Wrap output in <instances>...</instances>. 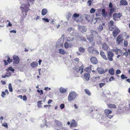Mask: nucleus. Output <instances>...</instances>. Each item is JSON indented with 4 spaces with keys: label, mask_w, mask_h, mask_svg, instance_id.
Listing matches in <instances>:
<instances>
[{
    "label": "nucleus",
    "mask_w": 130,
    "mask_h": 130,
    "mask_svg": "<svg viewBox=\"0 0 130 130\" xmlns=\"http://www.w3.org/2000/svg\"><path fill=\"white\" fill-rule=\"evenodd\" d=\"M47 11L46 9H44L42 10L41 14L43 15H44L47 14Z\"/></svg>",
    "instance_id": "a878e982"
},
{
    "label": "nucleus",
    "mask_w": 130,
    "mask_h": 130,
    "mask_svg": "<svg viewBox=\"0 0 130 130\" xmlns=\"http://www.w3.org/2000/svg\"><path fill=\"white\" fill-rule=\"evenodd\" d=\"M7 71H10L12 72H14V69H12V67H10L8 68V70H7Z\"/></svg>",
    "instance_id": "ea45409f"
},
{
    "label": "nucleus",
    "mask_w": 130,
    "mask_h": 130,
    "mask_svg": "<svg viewBox=\"0 0 130 130\" xmlns=\"http://www.w3.org/2000/svg\"><path fill=\"white\" fill-rule=\"evenodd\" d=\"M102 15L104 17H105L107 15V13L106 12L104 9H103L102 10Z\"/></svg>",
    "instance_id": "cd10ccee"
},
{
    "label": "nucleus",
    "mask_w": 130,
    "mask_h": 130,
    "mask_svg": "<svg viewBox=\"0 0 130 130\" xmlns=\"http://www.w3.org/2000/svg\"><path fill=\"white\" fill-rule=\"evenodd\" d=\"M92 2V1L91 0H89L87 2V4L89 6H91Z\"/></svg>",
    "instance_id": "de8ad7c7"
},
{
    "label": "nucleus",
    "mask_w": 130,
    "mask_h": 130,
    "mask_svg": "<svg viewBox=\"0 0 130 130\" xmlns=\"http://www.w3.org/2000/svg\"><path fill=\"white\" fill-rule=\"evenodd\" d=\"M8 88L10 92H12V91L13 90L12 87L11 83H10L9 84Z\"/></svg>",
    "instance_id": "c9c22d12"
},
{
    "label": "nucleus",
    "mask_w": 130,
    "mask_h": 130,
    "mask_svg": "<svg viewBox=\"0 0 130 130\" xmlns=\"http://www.w3.org/2000/svg\"><path fill=\"white\" fill-rule=\"evenodd\" d=\"M108 72L111 75H113L114 73V70L112 68L110 69L108 71Z\"/></svg>",
    "instance_id": "c756f323"
},
{
    "label": "nucleus",
    "mask_w": 130,
    "mask_h": 130,
    "mask_svg": "<svg viewBox=\"0 0 130 130\" xmlns=\"http://www.w3.org/2000/svg\"><path fill=\"white\" fill-rule=\"evenodd\" d=\"M114 23V21L112 20H111L108 23V24L109 26H113Z\"/></svg>",
    "instance_id": "79ce46f5"
},
{
    "label": "nucleus",
    "mask_w": 130,
    "mask_h": 130,
    "mask_svg": "<svg viewBox=\"0 0 130 130\" xmlns=\"http://www.w3.org/2000/svg\"><path fill=\"white\" fill-rule=\"evenodd\" d=\"M77 96L76 93L74 91L71 92L68 96V100L69 101L74 100L76 98Z\"/></svg>",
    "instance_id": "f257e3e1"
},
{
    "label": "nucleus",
    "mask_w": 130,
    "mask_h": 130,
    "mask_svg": "<svg viewBox=\"0 0 130 130\" xmlns=\"http://www.w3.org/2000/svg\"><path fill=\"white\" fill-rule=\"evenodd\" d=\"M6 95V93L4 91L2 92V94L1 95V96L3 98L5 97V95Z\"/></svg>",
    "instance_id": "49530a36"
},
{
    "label": "nucleus",
    "mask_w": 130,
    "mask_h": 130,
    "mask_svg": "<svg viewBox=\"0 0 130 130\" xmlns=\"http://www.w3.org/2000/svg\"><path fill=\"white\" fill-rule=\"evenodd\" d=\"M100 55L101 56V57L102 58H103L104 60H108L107 57L105 55V53L102 50H101L100 51Z\"/></svg>",
    "instance_id": "6e6552de"
},
{
    "label": "nucleus",
    "mask_w": 130,
    "mask_h": 130,
    "mask_svg": "<svg viewBox=\"0 0 130 130\" xmlns=\"http://www.w3.org/2000/svg\"><path fill=\"white\" fill-rule=\"evenodd\" d=\"M71 16V13H68L67 15V19L68 20L69 18Z\"/></svg>",
    "instance_id": "3c124183"
},
{
    "label": "nucleus",
    "mask_w": 130,
    "mask_h": 130,
    "mask_svg": "<svg viewBox=\"0 0 130 130\" xmlns=\"http://www.w3.org/2000/svg\"><path fill=\"white\" fill-rule=\"evenodd\" d=\"M91 34V35H92V36H96L98 34L97 32L95 30H91L90 31Z\"/></svg>",
    "instance_id": "c85d7f7f"
},
{
    "label": "nucleus",
    "mask_w": 130,
    "mask_h": 130,
    "mask_svg": "<svg viewBox=\"0 0 130 130\" xmlns=\"http://www.w3.org/2000/svg\"><path fill=\"white\" fill-rule=\"evenodd\" d=\"M106 116L108 118L110 119H111L113 116V115H109V114Z\"/></svg>",
    "instance_id": "680f3d73"
},
{
    "label": "nucleus",
    "mask_w": 130,
    "mask_h": 130,
    "mask_svg": "<svg viewBox=\"0 0 130 130\" xmlns=\"http://www.w3.org/2000/svg\"><path fill=\"white\" fill-rule=\"evenodd\" d=\"M74 39L73 37H69L67 38V41L68 42H70L73 41Z\"/></svg>",
    "instance_id": "4c0bfd02"
},
{
    "label": "nucleus",
    "mask_w": 130,
    "mask_h": 130,
    "mask_svg": "<svg viewBox=\"0 0 130 130\" xmlns=\"http://www.w3.org/2000/svg\"><path fill=\"white\" fill-rule=\"evenodd\" d=\"M7 61L10 63L12 62V59H10V58L8 57L7 60Z\"/></svg>",
    "instance_id": "4d7b16f0"
},
{
    "label": "nucleus",
    "mask_w": 130,
    "mask_h": 130,
    "mask_svg": "<svg viewBox=\"0 0 130 130\" xmlns=\"http://www.w3.org/2000/svg\"><path fill=\"white\" fill-rule=\"evenodd\" d=\"M87 39L90 42H91L93 41V39L92 35H90L88 36H87Z\"/></svg>",
    "instance_id": "aec40b11"
},
{
    "label": "nucleus",
    "mask_w": 130,
    "mask_h": 130,
    "mask_svg": "<svg viewBox=\"0 0 130 130\" xmlns=\"http://www.w3.org/2000/svg\"><path fill=\"white\" fill-rule=\"evenodd\" d=\"M85 91L86 93L89 95L90 96L91 95V93L88 89H85Z\"/></svg>",
    "instance_id": "f704fd0d"
},
{
    "label": "nucleus",
    "mask_w": 130,
    "mask_h": 130,
    "mask_svg": "<svg viewBox=\"0 0 130 130\" xmlns=\"http://www.w3.org/2000/svg\"><path fill=\"white\" fill-rule=\"evenodd\" d=\"M2 126H4L6 128L8 127L7 124V123H4L2 125Z\"/></svg>",
    "instance_id": "13d9d810"
},
{
    "label": "nucleus",
    "mask_w": 130,
    "mask_h": 130,
    "mask_svg": "<svg viewBox=\"0 0 130 130\" xmlns=\"http://www.w3.org/2000/svg\"><path fill=\"white\" fill-rule=\"evenodd\" d=\"M125 75L123 74H122L121 76V77L122 79H124Z\"/></svg>",
    "instance_id": "69168bd1"
},
{
    "label": "nucleus",
    "mask_w": 130,
    "mask_h": 130,
    "mask_svg": "<svg viewBox=\"0 0 130 130\" xmlns=\"http://www.w3.org/2000/svg\"><path fill=\"white\" fill-rule=\"evenodd\" d=\"M109 7L110 8H113V5L111 2H110L109 3Z\"/></svg>",
    "instance_id": "5fc2aeb1"
},
{
    "label": "nucleus",
    "mask_w": 130,
    "mask_h": 130,
    "mask_svg": "<svg viewBox=\"0 0 130 130\" xmlns=\"http://www.w3.org/2000/svg\"><path fill=\"white\" fill-rule=\"evenodd\" d=\"M85 18L86 20L88 22L91 21L92 20V19L91 17L89 15H86Z\"/></svg>",
    "instance_id": "f3484780"
},
{
    "label": "nucleus",
    "mask_w": 130,
    "mask_h": 130,
    "mask_svg": "<svg viewBox=\"0 0 130 130\" xmlns=\"http://www.w3.org/2000/svg\"><path fill=\"white\" fill-rule=\"evenodd\" d=\"M42 20L45 21L46 22H49V21L48 19L47 18H43Z\"/></svg>",
    "instance_id": "bf43d9fd"
},
{
    "label": "nucleus",
    "mask_w": 130,
    "mask_h": 130,
    "mask_svg": "<svg viewBox=\"0 0 130 130\" xmlns=\"http://www.w3.org/2000/svg\"><path fill=\"white\" fill-rule=\"evenodd\" d=\"M13 60L14 63L16 64H18L19 62V58L17 56L14 55L13 56Z\"/></svg>",
    "instance_id": "9d476101"
},
{
    "label": "nucleus",
    "mask_w": 130,
    "mask_h": 130,
    "mask_svg": "<svg viewBox=\"0 0 130 130\" xmlns=\"http://www.w3.org/2000/svg\"><path fill=\"white\" fill-rule=\"evenodd\" d=\"M105 85V83H101L99 84L100 87L101 88H102L103 86Z\"/></svg>",
    "instance_id": "8fccbe9b"
},
{
    "label": "nucleus",
    "mask_w": 130,
    "mask_h": 130,
    "mask_svg": "<svg viewBox=\"0 0 130 130\" xmlns=\"http://www.w3.org/2000/svg\"><path fill=\"white\" fill-rule=\"evenodd\" d=\"M122 15V14L120 13H115L113 15V17L114 18H119Z\"/></svg>",
    "instance_id": "dca6fc26"
},
{
    "label": "nucleus",
    "mask_w": 130,
    "mask_h": 130,
    "mask_svg": "<svg viewBox=\"0 0 130 130\" xmlns=\"http://www.w3.org/2000/svg\"><path fill=\"white\" fill-rule=\"evenodd\" d=\"M114 79V77L113 76H111L110 78L109 79V80L110 81H112L113 80V79Z\"/></svg>",
    "instance_id": "0e129e2a"
},
{
    "label": "nucleus",
    "mask_w": 130,
    "mask_h": 130,
    "mask_svg": "<svg viewBox=\"0 0 130 130\" xmlns=\"http://www.w3.org/2000/svg\"><path fill=\"white\" fill-rule=\"evenodd\" d=\"M98 72L100 74H102L104 73V69L102 68H98L97 69Z\"/></svg>",
    "instance_id": "ddd939ff"
},
{
    "label": "nucleus",
    "mask_w": 130,
    "mask_h": 130,
    "mask_svg": "<svg viewBox=\"0 0 130 130\" xmlns=\"http://www.w3.org/2000/svg\"><path fill=\"white\" fill-rule=\"evenodd\" d=\"M62 45L63 43L62 42H61V40L59 39L56 43V48H58L61 46Z\"/></svg>",
    "instance_id": "1a4fd4ad"
},
{
    "label": "nucleus",
    "mask_w": 130,
    "mask_h": 130,
    "mask_svg": "<svg viewBox=\"0 0 130 130\" xmlns=\"http://www.w3.org/2000/svg\"><path fill=\"white\" fill-rule=\"evenodd\" d=\"M90 61L92 63L94 64H97L98 62V61L96 58L94 57H92L91 58Z\"/></svg>",
    "instance_id": "0eeeda50"
},
{
    "label": "nucleus",
    "mask_w": 130,
    "mask_h": 130,
    "mask_svg": "<svg viewBox=\"0 0 130 130\" xmlns=\"http://www.w3.org/2000/svg\"><path fill=\"white\" fill-rule=\"evenodd\" d=\"M41 101H39L37 103L38 106L39 108L40 107H41V104H42V103H41Z\"/></svg>",
    "instance_id": "c03bdc74"
},
{
    "label": "nucleus",
    "mask_w": 130,
    "mask_h": 130,
    "mask_svg": "<svg viewBox=\"0 0 130 130\" xmlns=\"http://www.w3.org/2000/svg\"><path fill=\"white\" fill-rule=\"evenodd\" d=\"M102 47V49L105 51H107L109 48V46L108 45L105 43H103Z\"/></svg>",
    "instance_id": "9b49d317"
},
{
    "label": "nucleus",
    "mask_w": 130,
    "mask_h": 130,
    "mask_svg": "<svg viewBox=\"0 0 130 130\" xmlns=\"http://www.w3.org/2000/svg\"><path fill=\"white\" fill-rule=\"evenodd\" d=\"M120 3L121 5L123 6H126L128 4V2L125 0H121Z\"/></svg>",
    "instance_id": "6ab92c4d"
},
{
    "label": "nucleus",
    "mask_w": 130,
    "mask_h": 130,
    "mask_svg": "<svg viewBox=\"0 0 130 130\" xmlns=\"http://www.w3.org/2000/svg\"><path fill=\"white\" fill-rule=\"evenodd\" d=\"M64 47L66 48H68L70 46L69 44L67 42H65L64 44Z\"/></svg>",
    "instance_id": "e433bc0d"
},
{
    "label": "nucleus",
    "mask_w": 130,
    "mask_h": 130,
    "mask_svg": "<svg viewBox=\"0 0 130 130\" xmlns=\"http://www.w3.org/2000/svg\"><path fill=\"white\" fill-rule=\"evenodd\" d=\"M79 16L78 14H77L76 13H74L73 15V17L74 18H76L78 17Z\"/></svg>",
    "instance_id": "09e8293b"
},
{
    "label": "nucleus",
    "mask_w": 130,
    "mask_h": 130,
    "mask_svg": "<svg viewBox=\"0 0 130 130\" xmlns=\"http://www.w3.org/2000/svg\"><path fill=\"white\" fill-rule=\"evenodd\" d=\"M94 50L93 47L92 46H91L88 47L87 50L89 53H92L94 51Z\"/></svg>",
    "instance_id": "5701e85b"
},
{
    "label": "nucleus",
    "mask_w": 130,
    "mask_h": 130,
    "mask_svg": "<svg viewBox=\"0 0 130 130\" xmlns=\"http://www.w3.org/2000/svg\"><path fill=\"white\" fill-rule=\"evenodd\" d=\"M23 100L24 101H26L27 100V98L25 95H24L23 97Z\"/></svg>",
    "instance_id": "864d4df0"
},
{
    "label": "nucleus",
    "mask_w": 130,
    "mask_h": 130,
    "mask_svg": "<svg viewBox=\"0 0 130 130\" xmlns=\"http://www.w3.org/2000/svg\"><path fill=\"white\" fill-rule=\"evenodd\" d=\"M115 27V26L114 25L110 26H109V30L111 31H112L113 30Z\"/></svg>",
    "instance_id": "58836bf2"
},
{
    "label": "nucleus",
    "mask_w": 130,
    "mask_h": 130,
    "mask_svg": "<svg viewBox=\"0 0 130 130\" xmlns=\"http://www.w3.org/2000/svg\"><path fill=\"white\" fill-rule=\"evenodd\" d=\"M120 32V30L118 28H116L112 32L113 36L115 38Z\"/></svg>",
    "instance_id": "423d86ee"
},
{
    "label": "nucleus",
    "mask_w": 130,
    "mask_h": 130,
    "mask_svg": "<svg viewBox=\"0 0 130 130\" xmlns=\"http://www.w3.org/2000/svg\"><path fill=\"white\" fill-rule=\"evenodd\" d=\"M98 29L100 31H101L103 29V26L101 25H100L98 27Z\"/></svg>",
    "instance_id": "7c9ffc66"
},
{
    "label": "nucleus",
    "mask_w": 130,
    "mask_h": 130,
    "mask_svg": "<svg viewBox=\"0 0 130 130\" xmlns=\"http://www.w3.org/2000/svg\"><path fill=\"white\" fill-rule=\"evenodd\" d=\"M78 50L81 53H83L85 51V49L83 47H80L79 48Z\"/></svg>",
    "instance_id": "2f4dec72"
},
{
    "label": "nucleus",
    "mask_w": 130,
    "mask_h": 130,
    "mask_svg": "<svg viewBox=\"0 0 130 130\" xmlns=\"http://www.w3.org/2000/svg\"><path fill=\"white\" fill-rule=\"evenodd\" d=\"M77 125V123H76L75 120L73 119L72 121L70 124V126L71 127H76Z\"/></svg>",
    "instance_id": "4468645a"
},
{
    "label": "nucleus",
    "mask_w": 130,
    "mask_h": 130,
    "mask_svg": "<svg viewBox=\"0 0 130 130\" xmlns=\"http://www.w3.org/2000/svg\"><path fill=\"white\" fill-rule=\"evenodd\" d=\"M84 77L86 81H88L89 79L90 76V74L88 73H85L84 74Z\"/></svg>",
    "instance_id": "2eb2a0df"
},
{
    "label": "nucleus",
    "mask_w": 130,
    "mask_h": 130,
    "mask_svg": "<svg viewBox=\"0 0 130 130\" xmlns=\"http://www.w3.org/2000/svg\"><path fill=\"white\" fill-rule=\"evenodd\" d=\"M92 53L94 55H96L99 54V52L98 50L94 49V51Z\"/></svg>",
    "instance_id": "473e14b6"
},
{
    "label": "nucleus",
    "mask_w": 130,
    "mask_h": 130,
    "mask_svg": "<svg viewBox=\"0 0 130 130\" xmlns=\"http://www.w3.org/2000/svg\"><path fill=\"white\" fill-rule=\"evenodd\" d=\"M121 71L120 70L118 69L117 70L116 72V74H119L121 73Z\"/></svg>",
    "instance_id": "052dcab7"
},
{
    "label": "nucleus",
    "mask_w": 130,
    "mask_h": 130,
    "mask_svg": "<svg viewBox=\"0 0 130 130\" xmlns=\"http://www.w3.org/2000/svg\"><path fill=\"white\" fill-rule=\"evenodd\" d=\"M59 52L60 54H62L64 55L66 53V51L63 49H59Z\"/></svg>",
    "instance_id": "b1692460"
},
{
    "label": "nucleus",
    "mask_w": 130,
    "mask_h": 130,
    "mask_svg": "<svg viewBox=\"0 0 130 130\" xmlns=\"http://www.w3.org/2000/svg\"><path fill=\"white\" fill-rule=\"evenodd\" d=\"M60 108L61 109H63L64 107V105L63 104H61L60 105Z\"/></svg>",
    "instance_id": "603ef678"
},
{
    "label": "nucleus",
    "mask_w": 130,
    "mask_h": 130,
    "mask_svg": "<svg viewBox=\"0 0 130 130\" xmlns=\"http://www.w3.org/2000/svg\"><path fill=\"white\" fill-rule=\"evenodd\" d=\"M80 28L82 32H86L87 29L85 26H81Z\"/></svg>",
    "instance_id": "bb28decb"
},
{
    "label": "nucleus",
    "mask_w": 130,
    "mask_h": 130,
    "mask_svg": "<svg viewBox=\"0 0 130 130\" xmlns=\"http://www.w3.org/2000/svg\"><path fill=\"white\" fill-rule=\"evenodd\" d=\"M55 122L56 124L60 129H62V124L61 122L57 120H55Z\"/></svg>",
    "instance_id": "f8f14e48"
},
{
    "label": "nucleus",
    "mask_w": 130,
    "mask_h": 130,
    "mask_svg": "<svg viewBox=\"0 0 130 130\" xmlns=\"http://www.w3.org/2000/svg\"><path fill=\"white\" fill-rule=\"evenodd\" d=\"M53 101L52 100L50 99L47 102V104H49L51 103Z\"/></svg>",
    "instance_id": "338daca9"
},
{
    "label": "nucleus",
    "mask_w": 130,
    "mask_h": 130,
    "mask_svg": "<svg viewBox=\"0 0 130 130\" xmlns=\"http://www.w3.org/2000/svg\"><path fill=\"white\" fill-rule=\"evenodd\" d=\"M67 89L64 88L62 87H61L59 89V91L61 93H64L67 91Z\"/></svg>",
    "instance_id": "4be33fe9"
},
{
    "label": "nucleus",
    "mask_w": 130,
    "mask_h": 130,
    "mask_svg": "<svg viewBox=\"0 0 130 130\" xmlns=\"http://www.w3.org/2000/svg\"><path fill=\"white\" fill-rule=\"evenodd\" d=\"M122 38V36L121 35H119L117 37L116 40V44L117 45H119L123 40Z\"/></svg>",
    "instance_id": "20e7f679"
},
{
    "label": "nucleus",
    "mask_w": 130,
    "mask_h": 130,
    "mask_svg": "<svg viewBox=\"0 0 130 130\" xmlns=\"http://www.w3.org/2000/svg\"><path fill=\"white\" fill-rule=\"evenodd\" d=\"M108 106L110 108H116V106L115 105L113 104H109L108 105Z\"/></svg>",
    "instance_id": "a19ab883"
},
{
    "label": "nucleus",
    "mask_w": 130,
    "mask_h": 130,
    "mask_svg": "<svg viewBox=\"0 0 130 130\" xmlns=\"http://www.w3.org/2000/svg\"><path fill=\"white\" fill-rule=\"evenodd\" d=\"M115 10V9L114 8H110V12L112 13H113Z\"/></svg>",
    "instance_id": "6e6d98bb"
},
{
    "label": "nucleus",
    "mask_w": 130,
    "mask_h": 130,
    "mask_svg": "<svg viewBox=\"0 0 130 130\" xmlns=\"http://www.w3.org/2000/svg\"><path fill=\"white\" fill-rule=\"evenodd\" d=\"M124 45L125 46H126L128 45L127 42L126 41H125L124 42Z\"/></svg>",
    "instance_id": "774afa93"
},
{
    "label": "nucleus",
    "mask_w": 130,
    "mask_h": 130,
    "mask_svg": "<svg viewBox=\"0 0 130 130\" xmlns=\"http://www.w3.org/2000/svg\"><path fill=\"white\" fill-rule=\"evenodd\" d=\"M123 55H125L126 57H127L128 55V53L127 51H126L124 53L123 52L122 54Z\"/></svg>",
    "instance_id": "a18cd8bd"
},
{
    "label": "nucleus",
    "mask_w": 130,
    "mask_h": 130,
    "mask_svg": "<svg viewBox=\"0 0 130 130\" xmlns=\"http://www.w3.org/2000/svg\"><path fill=\"white\" fill-rule=\"evenodd\" d=\"M112 51L116 53V55H118L119 53L121 55L122 54L123 52L122 51L119 49L117 47H115L113 48Z\"/></svg>",
    "instance_id": "39448f33"
},
{
    "label": "nucleus",
    "mask_w": 130,
    "mask_h": 130,
    "mask_svg": "<svg viewBox=\"0 0 130 130\" xmlns=\"http://www.w3.org/2000/svg\"><path fill=\"white\" fill-rule=\"evenodd\" d=\"M95 11V9L94 8H92L90 10V12L91 13H93Z\"/></svg>",
    "instance_id": "37998d69"
},
{
    "label": "nucleus",
    "mask_w": 130,
    "mask_h": 130,
    "mask_svg": "<svg viewBox=\"0 0 130 130\" xmlns=\"http://www.w3.org/2000/svg\"><path fill=\"white\" fill-rule=\"evenodd\" d=\"M91 67H87L85 68L84 69V70L86 71L87 72H90L91 71Z\"/></svg>",
    "instance_id": "72a5a7b5"
},
{
    "label": "nucleus",
    "mask_w": 130,
    "mask_h": 130,
    "mask_svg": "<svg viewBox=\"0 0 130 130\" xmlns=\"http://www.w3.org/2000/svg\"><path fill=\"white\" fill-rule=\"evenodd\" d=\"M107 54L108 59L110 61H112L113 60V57L114 55V54L111 51H107Z\"/></svg>",
    "instance_id": "f03ea898"
},
{
    "label": "nucleus",
    "mask_w": 130,
    "mask_h": 130,
    "mask_svg": "<svg viewBox=\"0 0 130 130\" xmlns=\"http://www.w3.org/2000/svg\"><path fill=\"white\" fill-rule=\"evenodd\" d=\"M38 65V63L35 61L33 62L30 63L31 66L33 68L36 67Z\"/></svg>",
    "instance_id": "412c9836"
},
{
    "label": "nucleus",
    "mask_w": 130,
    "mask_h": 130,
    "mask_svg": "<svg viewBox=\"0 0 130 130\" xmlns=\"http://www.w3.org/2000/svg\"><path fill=\"white\" fill-rule=\"evenodd\" d=\"M7 73L6 74L8 76H11V72L8 71H7Z\"/></svg>",
    "instance_id": "e2e57ef3"
},
{
    "label": "nucleus",
    "mask_w": 130,
    "mask_h": 130,
    "mask_svg": "<svg viewBox=\"0 0 130 130\" xmlns=\"http://www.w3.org/2000/svg\"><path fill=\"white\" fill-rule=\"evenodd\" d=\"M106 115H109L112 112V111L109 109H105L104 111Z\"/></svg>",
    "instance_id": "393cba45"
},
{
    "label": "nucleus",
    "mask_w": 130,
    "mask_h": 130,
    "mask_svg": "<svg viewBox=\"0 0 130 130\" xmlns=\"http://www.w3.org/2000/svg\"><path fill=\"white\" fill-rule=\"evenodd\" d=\"M75 36L76 38H80L81 39V40H82V41H83L85 42L86 41V39L84 37H82L81 36L80 37V36L79 35V34L78 33H77V34H76L75 35Z\"/></svg>",
    "instance_id": "a211bd4d"
},
{
    "label": "nucleus",
    "mask_w": 130,
    "mask_h": 130,
    "mask_svg": "<svg viewBox=\"0 0 130 130\" xmlns=\"http://www.w3.org/2000/svg\"><path fill=\"white\" fill-rule=\"evenodd\" d=\"M30 6V5L28 4H27L22 5L21 7L22 8L23 11L26 12L30 10L29 7Z\"/></svg>",
    "instance_id": "7ed1b4c3"
}]
</instances>
